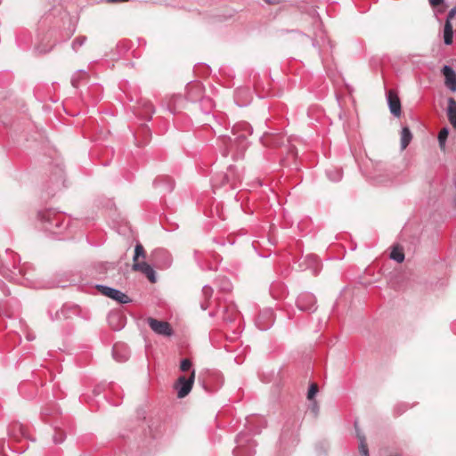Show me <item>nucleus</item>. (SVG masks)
<instances>
[{
  "mask_svg": "<svg viewBox=\"0 0 456 456\" xmlns=\"http://www.w3.org/2000/svg\"><path fill=\"white\" fill-rule=\"evenodd\" d=\"M37 220L45 232L55 236L63 234L69 224V218L52 208L38 211Z\"/></svg>",
  "mask_w": 456,
  "mask_h": 456,
  "instance_id": "2",
  "label": "nucleus"
},
{
  "mask_svg": "<svg viewBox=\"0 0 456 456\" xmlns=\"http://www.w3.org/2000/svg\"><path fill=\"white\" fill-rule=\"evenodd\" d=\"M310 402L311 403L309 405V410L311 411V412H313L314 417H317L319 414V410H320L319 404L316 400H312Z\"/></svg>",
  "mask_w": 456,
  "mask_h": 456,
  "instance_id": "34",
  "label": "nucleus"
},
{
  "mask_svg": "<svg viewBox=\"0 0 456 456\" xmlns=\"http://www.w3.org/2000/svg\"><path fill=\"white\" fill-rule=\"evenodd\" d=\"M160 183H163L167 192H171L175 187V181L169 176H159L156 178L154 181V185L157 187Z\"/></svg>",
  "mask_w": 456,
  "mask_h": 456,
  "instance_id": "17",
  "label": "nucleus"
},
{
  "mask_svg": "<svg viewBox=\"0 0 456 456\" xmlns=\"http://www.w3.org/2000/svg\"><path fill=\"white\" fill-rule=\"evenodd\" d=\"M252 126L245 121L235 124L231 135H222L221 140L224 144L223 156L226 157L229 153L233 156L241 157L248 149V136L252 134Z\"/></svg>",
  "mask_w": 456,
  "mask_h": 456,
  "instance_id": "1",
  "label": "nucleus"
},
{
  "mask_svg": "<svg viewBox=\"0 0 456 456\" xmlns=\"http://www.w3.org/2000/svg\"><path fill=\"white\" fill-rule=\"evenodd\" d=\"M260 141L265 147L276 148L284 144L286 138L281 134H264Z\"/></svg>",
  "mask_w": 456,
  "mask_h": 456,
  "instance_id": "11",
  "label": "nucleus"
},
{
  "mask_svg": "<svg viewBox=\"0 0 456 456\" xmlns=\"http://www.w3.org/2000/svg\"><path fill=\"white\" fill-rule=\"evenodd\" d=\"M66 438V435L61 430H56L53 436V441L54 444H61Z\"/></svg>",
  "mask_w": 456,
  "mask_h": 456,
  "instance_id": "31",
  "label": "nucleus"
},
{
  "mask_svg": "<svg viewBox=\"0 0 456 456\" xmlns=\"http://www.w3.org/2000/svg\"><path fill=\"white\" fill-rule=\"evenodd\" d=\"M447 115L450 123L456 127V102L452 97L448 99Z\"/></svg>",
  "mask_w": 456,
  "mask_h": 456,
  "instance_id": "18",
  "label": "nucleus"
},
{
  "mask_svg": "<svg viewBox=\"0 0 456 456\" xmlns=\"http://www.w3.org/2000/svg\"><path fill=\"white\" fill-rule=\"evenodd\" d=\"M407 410L405 403H398L395 407V412L397 416L403 414Z\"/></svg>",
  "mask_w": 456,
  "mask_h": 456,
  "instance_id": "35",
  "label": "nucleus"
},
{
  "mask_svg": "<svg viewBox=\"0 0 456 456\" xmlns=\"http://www.w3.org/2000/svg\"><path fill=\"white\" fill-rule=\"evenodd\" d=\"M453 29L451 21H445L444 28V44L450 45L452 44Z\"/></svg>",
  "mask_w": 456,
  "mask_h": 456,
  "instance_id": "22",
  "label": "nucleus"
},
{
  "mask_svg": "<svg viewBox=\"0 0 456 456\" xmlns=\"http://www.w3.org/2000/svg\"><path fill=\"white\" fill-rule=\"evenodd\" d=\"M214 293V289L212 287L208 285H205L202 288V297L204 300L200 302V308L202 310H207L208 308V301L211 299Z\"/></svg>",
  "mask_w": 456,
  "mask_h": 456,
  "instance_id": "19",
  "label": "nucleus"
},
{
  "mask_svg": "<svg viewBox=\"0 0 456 456\" xmlns=\"http://www.w3.org/2000/svg\"><path fill=\"white\" fill-rule=\"evenodd\" d=\"M133 270L139 271L145 274L151 282H156V273L153 268L146 262L134 263Z\"/></svg>",
  "mask_w": 456,
  "mask_h": 456,
  "instance_id": "13",
  "label": "nucleus"
},
{
  "mask_svg": "<svg viewBox=\"0 0 456 456\" xmlns=\"http://www.w3.org/2000/svg\"><path fill=\"white\" fill-rule=\"evenodd\" d=\"M194 256H195V258L198 261V263H200L202 258L204 257L203 253H201V252H200L198 250L194 251Z\"/></svg>",
  "mask_w": 456,
  "mask_h": 456,
  "instance_id": "38",
  "label": "nucleus"
},
{
  "mask_svg": "<svg viewBox=\"0 0 456 456\" xmlns=\"http://www.w3.org/2000/svg\"><path fill=\"white\" fill-rule=\"evenodd\" d=\"M456 14V6L451 9L447 14L446 21H451V20L455 16Z\"/></svg>",
  "mask_w": 456,
  "mask_h": 456,
  "instance_id": "37",
  "label": "nucleus"
},
{
  "mask_svg": "<svg viewBox=\"0 0 456 456\" xmlns=\"http://www.w3.org/2000/svg\"><path fill=\"white\" fill-rule=\"evenodd\" d=\"M308 258L311 260V261H314V262H316L317 259H316V256H308Z\"/></svg>",
  "mask_w": 456,
  "mask_h": 456,
  "instance_id": "45",
  "label": "nucleus"
},
{
  "mask_svg": "<svg viewBox=\"0 0 456 456\" xmlns=\"http://www.w3.org/2000/svg\"><path fill=\"white\" fill-rule=\"evenodd\" d=\"M448 134H449L448 127L442 128L438 134L439 147L442 151L445 150V142H446Z\"/></svg>",
  "mask_w": 456,
  "mask_h": 456,
  "instance_id": "25",
  "label": "nucleus"
},
{
  "mask_svg": "<svg viewBox=\"0 0 456 456\" xmlns=\"http://www.w3.org/2000/svg\"><path fill=\"white\" fill-rule=\"evenodd\" d=\"M67 310H71L73 313H76L77 312V305H74V306H70V307H68L66 305H64L61 311L59 312H56V319H60L61 318V315H62L63 317H68L67 314H66V311Z\"/></svg>",
  "mask_w": 456,
  "mask_h": 456,
  "instance_id": "32",
  "label": "nucleus"
},
{
  "mask_svg": "<svg viewBox=\"0 0 456 456\" xmlns=\"http://www.w3.org/2000/svg\"><path fill=\"white\" fill-rule=\"evenodd\" d=\"M208 256H209L213 257L215 260H217V258H218V256H218L215 251H213V250H209V251H208Z\"/></svg>",
  "mask_w": 456,
  "mask_h": 456,
  "instance_id": "42",
  "label": "nucleus"
},
{
  "mask_svg": "<svg viewBox=\"0 0 456 456\" xmlns=\"http://www.w3.org/2000/svg\"><path fill=\"white\" fill-rule=\"evenodd\" d=\"M192 366V362L191 360L185 358V359H183L181 361V363H180V370L182 371H187L189 370Z\"/></svg>",
  "mask_w": 456,
  "mask_h": 456,
  "instance_id": "33",
  "label": "nucleus"
},
{
  "mask_svg": "<svg viewBox=\"0 0 456 456\" xmlns=\"http://www.w3.org/2000/svg\"><path fill=\"white\" fill-rule=\"evenodd\" d=\"M387 100L391 114L399 118L402 114V106L397 93L395 90H389L387 93Z\"/></svg>",
  "mask_w": 456,
  "mask_h": 456,
  "instance_id": "10",
  "label": "nucleus"
},
{
  "mask_svg": "<svg viewBox=\"0 0 456 456\" xmlns=\"http://www.w3.org/2000/svg\"><path fill=\"white\" fill-rule=\"evenodd\" d=\"M328 175L330 176V173H328ZM341 173L339 171H337V174H336V177L332 178V177H330V180H333V181H339L341 179Z\"/></svg>",
  "mask_w": 456,
  "mask_h": 456,
  "instance_id": "41",
  "label": "nucleus"
},
{
  "mask_svg": "<svg viewBox=\"0 0 456 456\" xmlns=\"http://www.w3.org/2000/svg\"><path fill=\"white\" fill-rule=\"evenodd\" d=\"M147 323L150 328L157 334L170 337L173 335V330L167 322L159 321L152 317L148 318Z\"/></svg>",
  "mask_w": 456,
  "mask_h": 456,
  "instance_id": "9",
  "label": "nucleus"
},
{
  "mask_svg": "<svg viewBox=\"0 0 456 456\" xmlns=\"http://www.w3.org/2000/svg\"><path fill=\"white\" fill-rule=\"evenodd\" d=\"M250 437L247 434H239L236 437L237 446L233 449V456H253L255 451L252 445L245 444L250 441Z\"/></svg>",
  "mask_w": 456,
  "mask_h": 456,
  "instance_id": "6",
  "label": "nucleus"
},
{
  "mask_svg": "<svg viewBox=\"0 0 456 456\" xmlns=\"http://www.w3.org/2000/svg\"><path fill=\"white\" fill-rule=\"evenodd\" d=\"M145 250L141 243H137L134 248V263H138L137 259L139 257H145Z\"/></svg>",
  "mask_w": 456,
  "mask_h": 456,
  "instance_id": "27",
  "label": "nucleus"
},
{
  "mask_svg": "<svg viewBox=\"0 0 456 456\" xmlns=\"http://www.w3.org/2000/svg\"><path fill=\"white\" fill-rule=\"evenodd\" d=\"M225 173H226V175H229V185H230V187L231 188H235L237 183L240 180V174L236 171V169L232 166H230L227 168V171Z\"/></svg>",
  "mask_w": 456,
  "mask_h": 456,
  "instance_id": "21",
  "label": "nucleus"
},
{
  "mask_svg": "<svg viewBox=\"0 0 456 456\" xmlns=\"http://www.w3.org/2000/svg\"><path fill=\"white\" fill-rule=\"evenodd\" d=\"M112 353H113L114 358L117 359L118 361L121 362V361H125L126 359V358H122V359L118 358V348H117V346H113Z\"/></svg>",
  "mask_w": 456,
  "mask_h": 456,
  "instance_id": "40",
  "label": "nucleus"
},
{
  "mask_svg": "<svg viewBox=\"0 0 456 456\" xmlns=\"http://www.w3.org/2000/svg\"><path fill=\"white\" fill-rule=\"evenodd\" d=\"M297 306L301 311L314 312L317 309L316 298L309 292L301 293L296 301Z\"/></svg>",
  "mask_w": 456,
  "mask_h": 456,
  "instance_id": "8",
  "label": "nucleus"
},
{
  "mask_svg": "<svg viewBox=\"0 0 456 456\" xmlns=\"http://www.w3.org/2000/svg\"><path fill=\"white\" fill-rule=\"evenodd\" d=\"M231 289H232V286H231L230 281L227 279H224L221 289L224 290V291H230Z\"/></svg>",
  "mask_w": 456,
  "mask_h": 456,
  "instance_id": "36",
  "label": "nucleus"
},
{
  "mask_svg": "<svg viewBox=\"0 0 456 456\" xmlns=\"http://www.w3.org/2000/svg\"><path fill=\"white\" fill-rule=\"evenodd\" d=\"M442 73L445 78V85L451 91H456V73L453 69L449 65H444L442 69Z\"/></svg>",
  "mask_w": 456,
  "mask_h": 456,
  "instance_id": "14",
  "label": "nucleus"
},
{
  "mask_svg": "<svg viewBox=\"0 0 456 456\" xmlns=\"http://www.w3.org/2000/svg\"><path fill=\"white\" fill-rule=\"evenodd\" d=\"M412 139V134L408 126H404L401 131V149L405 150Z\"/></svg>",
  "mask_w": 456,
  "mask_h": 456,
  "instance_id": "20",
  "label": "nucleus"
},
{
  "mask_svg": "<svg viewBox=\"0 0 456 456\" xmlns=\"http://www.w3.org/2000/svg\"><path fill=\"white\" fill-rule=\"evenodd\" d=\"M388 456H402V455L398 452H394V453H390Z\"/></svg>",
  "mask_w": 456,
  "mask_h": 456,
  "instance_id": "46",
  "label": "nucleus"
},
{
  "mask_svg": "<svg viewBox=\"0 0 456 456\" xmlns=\"http://www.w3.org/2000/svg\"><path fill=\"white\" fill-rule=\"evenodd\" d=\"M195 379V370H192L190 377L186 378L185 376H180L175 384V388L177 391L178 398H183L189 395L191 391Z\"/></svg>",
  "mask_w": 456,
  "mask_h": 456,
  "instance_id": "5",
  "label": "nucleus"
},
{
  "mask_svg": "<svg viewBox=\"0 0 456 456\" xmlns=\"http://www.w3.org/2000/svg\"><path fill=\"white\" fill-rule=\"evenodd\" d=\"M83 76H85L84 71L81 69L77 70L71 77V85L74 87H78L79 81Z\"/></svg>",
  "mask_w": 456,
  "mask_h": 456,
  "instance_id": "29",
  "label": "nucleus"
},
{
  "mask_svg": "<svg viewBox=\"0 0 456 456\" xmlns=\"http://www.w3.org/2000/svg\"><path fill=\"white\" fill-rule=\"evenodd\" d=\"M356 432L357 438L359 439V452L361 453V456H370L364 435L361 434L360 431L358 430H356Z\"/></svg>",
  "mask_w": 456,
  "mask_h": 456,
  "instance_id": "23",
  "label": "nucleus"
},
{
  "mask_svg": "<svg viewBox=\"0 0 456 456\" xmlns=\"http://www.w3.org/2000/svg\"><path fill=\"white\" fill-rule=\"evenodd\" d=\"M318 392V386L315 383H312L308 388L307 399L309 401L315 400L314 397Z\"/></svg>",
  "mask_w": 456,
  "mask_h": 456,
  "instance_id": "30",
  "label": "nucleus"
},
{
  "mask_svg": "<svg viewBox=\"0 0 456 456\" xmlns=\"http://www.w3.org/2000/svg\"><path fill=\"white\" fill-rule=\"evenodd\" d=\"M95 288L103 296H106L111 299H114L118 303L126 304V303L131 302V299L129 298V297L126 294L120 291L119 289H113V288H110V287H108L105 285H101V284L96 285Z\"/></svg>",
  "mask_w": 456,
  "mask_h": 456,
  "instance_id": "7",
  "label": "nucleus"
},
{
  "mask_svg": "<svg viewBox=\"0 0 456 456\" xmlns=\"http://www.w3.org/2000/svg\"><path fill=\"white\" fill-rule=\"evenodd\" d=\"M142 115L143 116V118L145 119H151L152 114L155 112V109H154V106L152 105V103L149 101H144L142 103Z\"/></svg>",
  "mask_w": 456,
  "mask_h": 456,
  "instance_id": "24",
  "label": "nucleus"
},
{
  "mask_svg": "<svg viewBox=\"0 0 456 456\" xmlns=\"http://www.w3.org/2000/svg\"><path fill=\"white\" fill-rule=\"evenodd\" d=\"M274 314L271 309H265L257 317V326L260 330H268L273 323Z\"/></svg>",
  "mask_w": 456,
  "mask_h": 456,
  "instance_id": "12",
  "label": "nucleus"
},
{
  "mask_svg": "<svg viewBox=\"0 0 456 456\" xmlns=\"http://www.w3.org/2000/svg\"><path fill=\"white\" fill-rule=\"evenodd\" d=\"M312 45L315 48L319 47L318 41L316 39H314V38L312 39Z\"/></svg>",
  "mask_w": 456,
  "mask_h": 456,
  "instance_id": "43",
  "label": "nucleus"
},
{
  "mask_svg": "<svg viewBox=\"0 0 456 456\" xmlns=\"http://www.w3.org/2000/svg\"><path fill=\"white\" fill-rule=\"evenodd\" d=\"M152 265L159 269H167L172 264V256L165 248H156L151 253Z\"/></svg>",
  "mask_w": 456,
  "mask_h": 456,
  "instance_id": "4",
  "label": "nucleus"
},
{
  "mask_svg": "<svg viewBox=\"0 0 456 456\" xmlns=\"http://www.w3.org/2000/svg\"><path fill=\"white\" fill-rule=\"evenodd\" d=\"M211 183L214 188H221L229 185V175L225 172L216 173L213 175Z\"/></svg>",
  "mask_w": 456,
  "mask_h": 456,
  "instance_id": "15",
  "label": "nucleus"
},
{
  "mask_svg": "<svg viewBox=\"0 0 456 456\" xmlns=\"http://www.w3.org/2000/svg\"><path fill=\"white\" fill-rule=\"evenodd\" d=\"M432 6H439L444 4V0H428Z\"/></svg>",
  "mask_w": 456,
  "mask_h": 456,
  "instance_id": "39",
  "label": "nucleus"
},
{
  "mask_svg": "<svg viewBox=\"0 0 456 456\" xmlns=\"http://www.w3.org/2000/svg\"><path fill=\"white\" fill-rule=\"evenodd\" d=\"M108 322L110 327L115 330H119L125 326V320L118 314H110L108 316Z\"/></svg>",
  "mask_w": 456,
  "mask_h": 456,
  "instance_id": "16",
  "label": "nucleus"
},
{
  "mask_svg": "<svg viewBox=\"0 0 456 456\" xmlns=\"http://www.w3.org/2000/svg\"><path fill=\"white\" fill-rule=\"evenodd\" d=\"M390 258L397 263H402L404 260V254L401 248L395 247L390 253Z\"/></svg>",
  "mask_w": 456,
  "mask_h": 456,
  "instance_id": "26",
  "label": "nucleus"
},
{
  "mask_svg": "<svg viewBox=\"0 0 456 456\" xmlns=\"http://www.w3.org/2000/svg\"><path fill=\"white\" fill-rule=\"evenodd\" d=\"M86 41V37H84V36H80V37H77L74 39V41L72 42V49L75 51V52H77L78 49L85 44V42Z\"/></svg>",
  "mask_w": 456,
  "mask_h": 456,
  "instance_id": "28",
  "label": "nucleus"
},
{
  "mask_svg": "<svg viewBox=\"0 0 456 456\" xmlns=\"http://www.w3.org/2000/svg\"><path fill=\"white\" fill-rule=\"evenodd\" d=\"M267 4H278L280 0H265Z\"/></svg>",
  "mask_w": 456,
  "mask_h": 456,
  "instance_id": "44",
  "label": "nucleus"
},
{
  "mask_svg": "<svg viewBox=\"0 0 456 456\" xmlns=\"http://www.w3.org/2000/svg\"><path fill=\"white\" fill-rule=\"evenodd\" d=\"M300 425L301 422L299 417L296 415L290 416L286 420L282 428L281 440L286 442L288 440L294 439L297 435Z\"/></svg>",
  "mask_w": 456,
  "mask_h": 456,
  "instance_id": "3",
  "label": "nucleus"
}]
</instances>
